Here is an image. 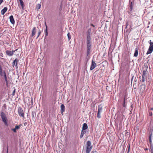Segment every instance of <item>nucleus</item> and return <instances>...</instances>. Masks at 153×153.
<instances>
[{"mask_svg": "<svg viewBox=\"0 0 153 153\" xmlns=\"http://www.w3.org/2000/svg\"><path fill=\"white\" fill-rule=\"evenodd\" d=\"M148 68V67L146 65H144V67H143L142 69L143 70V74H142V79L140 80V82H144L145 81L144 77L146 73V72Z\"/></svg>", "mask_w": 153, "mask_h": 153, "instance_id": "1", "label": "nucleus"}, {"mask_svg": "<svg viewBox=\"0 0 153 153\" xmlns=\"http://www.w3.org/2000/svg\"><path fill=\"white\" fill-rule=\"evenodd\" d=\"M103 105L102 104H100L99 105L98 107V111L97 114V117L98 119H100L101 117V114L102 112L103 111Z\"/></svg>", "mask_w": 153, "mask_h": 153, "instance_id": "2", "label": "nucleus"}, {"mask_svg": "<svg viewBox=\"0 0 153 153\" xmlns=\"http://www.w3.org/2000/svg\"><path fill=\"white\" fill-rule=\"evenodd\" d=\"M92 146L91 143L89 141H88L86 144V153H89L92 149Z\"/></svg>", "mask_w": 153, "mask_h": 153, "instance_id": "3", "label": "nucleus"}, {"mask_svg": "<svg viewBox=\"0 0 153 153\" xmlns=\"http://www.w3.org/2000/svg\"><path fill=\"white\" fill-rule=\"evenodd\" d=\"M0 116L3 122L5 125H7V120L5 114L3 111H1L0 113Z\"/></svg>", "mask_w": 153, "mask_h": 153, "instance_id": "4", "label": "nucleus"}, {"mask_svg": "<svg viewBox=\"0 0 153 153\" xmlns=\"http://www.w3.org/2000/svg\"><path fill=\"white\" fill-rule=\"evenodd\" d=\"M0 75L1 76H4L6 82L7 83V78L5 71H3L2 67L0 68Z\"/></svg>", "mask_w": 153, "mask_h": 153, "instance_id": "5", "label": "nucleus"}, {"mask_svg": "<svg viewBox=\"0 0 153 153\" xmlns=\"http://www.w3.org/2000/svg\"><path fill=\"white\" fill-rule=\"evenodd\" d=\"M18 113L19 115L23 117L25 116V113L23 110L21 108L19 107L18 109Z\"/></svg>", "mask_w": 153, "mask_h": 153, "instance_id": "6", "label": "nucleus"}, {"mask_svg": "<svg viewBox=\"0 0 153 153\" xmlns=\"http://www.w3.org/2000/svg\"><path fill=\"white\" fill-rule=\"evenodd\" d=\"M146 88V85L145 84H142L140 85L139 89L142 93L144 92Z\"/></svg>", "mask_w": 153, "mask_h": 153, "instance_id": "7", "label": "nucleus"}, {"mask_svg": "<svg viewBox=\"0 0 153 153\" xmlns=\"http://www.w3.org/2000/svg\"><path fill=\"white\" fill-rule=\"evenodd\" d=\"M18 62L19 60H18V59H15L12 63L13 66L14 67V66L15 65L16 68H18Z\"/></svg>", "mask_w": 153, "mask_h": 153, "instance_id": "8", "label": "nucleus"}, {"mask_svg": "<svg viewBox=\"0 0 153 153\" xmlns=\"http://www.w3.org/2000/svg\"><path fill=\"white\" fill-rule=\"evenodd\" d=\"M15 52V51H12L7 50L6 51V53L7 55L11 56H12L14 53Z\"/></svg>", "mask_w": 153, "mask_h": 153, "instance_id": "9", "label": "nucleus"}, {"mask_svg": "<svg viewBox=\"0 0 153 153\" xmlns=\"http://www.w3.org/2000/svg\"><path fill=\"white\" fill-rule=\"evenodd\" d=\"M138 55V48L137 47L135 49L134 53V57H137Z\"/></svg>", "mask_w": 153, "mask_h": 153, "instance_id": "10", "label": "nucleus"}, {"mask_svg": "<svg viewBox=\"0 0 153 153\" xmlns=\"http://www.w3.org/2000/svg\"><path fill=\"white\" fill-rule=\"evenodd\" d=\"M61 113L62 114V115H63V113L65 111V108L64 105V104H62L61 105Z\"/></svg>", "mask_w": 153, "mask_h": 153, "instance_id": "11", "label": "nucleus"}, {"mask_svg": "<svg viewBox=\"0 0 153 153\" xmlns=\"http://www.w3.org/2000/svg\"><path fill=\"white\" fill-rule=\"evenodd\" d=\"M95 61L93 60V59L92 61V64L90 68V69L91 70H92L95 68Z\"/></svg>", "mask_w": 153, "mask_h": 153, "instance_id": "12", "label": "nucleus"}, {"mask_svg": "<svg viewBox=\"0 0 153 153\" xmlns=\"http://www.w3.org/2000/svg\"><path fill=\"white\" fill-rule=\"evenodd\" d=\"M153 137L152 136V131L149 132V140L150 143H152V138Z\"/></svg>", "mask_w": 153, "mask_h": 153, "instance_id": "13", "label": "nucleus"}, {"mask_svg": "<svg viewBox=\"0 0 153 153\" xmlns=\"http://www.w3.org/2000/svg\"><path fill=\"white\" fill-rule=\"evenodd\" d=\"M45 26L46 27V29H45V37L46 38L48 36V27H47V26L46 25V22H45Z\"/></svg>", "mask_w": 153, "mask_h": 153, "instance_id": "14", "label": "nucleus"}, {"mask_svg": "<svg viewBox=\"0 0 153 153\" xmlns=\"http://www.w3.org/2000/svg\"><path fill=\"white\" fill-rule=\"evenodd\" d=\"M104 62H102L99 64V66H100L101 68L100 70H102L105 68V66L104 65Z\"/></svg>", "mask_w": 153, "mask_h": 153, "instance_id": "15", "label": "nucleus"}, {"mask_svg": "<svg viewBox=\"0 0 153 153\" xmlns=\"http://www.w3.org/2000/svg\"><path fill=\"white\" fill-rule=\"evenodd\" d=\"M10 20L11 23L12 24H14L15 23V20H14L13 16L11 15L10 17Z\"/></svg>", "mask_w": 153, "mask_h": 153, "instance_id": "16", "label": "nucleus"}, {"mask_svg": "<svg viewBox=\"0 0 153 153\" xmlns=\"http://www.w3.org/2000/svg\"><path fill=\"white\" fill-rule=\"evenodd\" d=\"M87 46L88 48V53H89L90 51L91 44V42H87Z\"/></svg>", "mask_w": 153, "mask_h": 153, "instance_id": "17", "label": "nucleus"}, {"mask_svg": "<svg viewBox=\"0 0 153 153\" xmlns=\"http://www.w3.org/2000/svg\"><path fill=\"white\" fill-rule=\"evenodd\" d=\"M153 51V49L149 47L148 51L146 52V54L148 55L151 53Z\"/></svg>", "mask_w": 153, "mask_h": 153, "instance_id": "18", "label": "nucleus"}, {"mask_svg": "<svg viewBox=\"0 0 153 153\" xmlns=\"http://www.w3.org/2000/svg\"><path fill=\"white\" fill-rule=\"evenodd\" d=\"M36 32V27H33L32 30V34H31V36L33 37V36L35 34Z\"/></svg>", "mask_w": 153, "mask_h": 153, "instance_id": "19", "label": "nucleus"}, {"mask_svg": "<svg viewBox=\"0 0 153 153\" xmlns=\"http://www.w3.org/2000/svg\"><path fill=\"white\" fill-rule=\"evenodd\" d=\"M7 8L6 7H4L2 10H1V14L2 15H3L7 11Z\"/></svg>", "mask_w": 153, "mask_h": 153, "instance_id": "20", "label": "nucleus"}, {"mask_svg": "<svg viewBox=\"0 0 153 153\" xmlns=\"http://www.w3.org/2000/svg\"><path fill=\"white\" fill-rule=\"evenodd\" d=\"M88 128L87 124L86 123H84L83 124L82 130L85 131V130L87 129Z\"/></svg>", "mask_w": 153, "mask_h": 153, "instance_id": "21", "label": "nucleus"}, {"mask_svg": "<svg viewBox=\"0 0 153 153\" xmlns=\"http://www.w3.org/2000/svg\"><path fill=\"white\" fill-rule=\"evenodd\" d=\"M97 62V61H96V63ZM100 62H98L97 63H96V69H98L96 70V73H97L99 71V70L100 69H101L100 66H99V64Z\"/></svg>", "mask_w": 153, "mask_h": 153, "instance_id": "22", "label": "nucleus"}, {"mask_svg": "<svg viewBox=\"0 0 153 153\" xmlns=\"http://www.w3.org/2000/svg\"><path fill=\"white\" fill-rule=\"evenodd\" d=\"M129 2H130V12H131L133 9V1H131L130 0H129Z\"/></svg>", "mask_w": 153, "mask_h": 153, "instance_id": "23", "label": "nucleus"}, {"mask_svg": "<svg viewBox=\"0 0 153 153\" xmlns=\"http://www.w3.org/2000/svg\"><path fill=\"white\" fill-rule=\"evenodd\" d=\"M91 38L90 36V34H88L87 36V42H90Z\"/></svg>", "mask_w": 153, "mask_h": 153, "instance_id": "24", "label": "nucleus"}, {"mask_svg": "<svg viewBox=\"0 0 153 153\" xmlns=\"http://www.w3.org/2000/svg\"><path fill=\"white\" fill-rule=\"evenodd\" d=\"M85 133V131L82 130L80 138H82Z\"/></svg>", "mask_w": 153, "mask_h": 153, "instance_id": "25", "label": "nucleus"}, {"mask_svg": "<svg viewBox=\"0 0 153 153\" xmlns=\"http://www.w3.org/2000/svg\"><path fill=\"white\" fill-rule=\"evenodd\" d=\"M148 43L150 45L149 47L153 49V42H152L151 40H150L149 42Z\"/></svg>", "mask_w": 153, "mask_h": 153, "instance_id": "26", "label": "nucleus"}, {"mask_svg": "<svg viewBox=\"0 0 153 153\" xmlns=\"http://www.w3.org/2000/svg\"><path fill=\"white\" fill-rule=\"evenodd\" d=\"M20 1V4L22 7V9L23 10L24 8V5L23 2V1L22 0H20V1Z\"/></svg>", "mask_w": 153, "mask_h": 153, "instance_id": "27", "label": "nucleus"}, {"mask_svg": "<svg viewBox=\"0 0 153 153\" xmlns=\"http://www.w3.org/2000/svg\"><path fill=\"white\" fill-rule=\"evenodd\" d=\"M41 7V5L40 4H38L36 5V9H37V10H39L40 9Z\"/></svg>", "mask_w": 153, "mask_h": 153, "instance_id": "28", "label": "nucleus"}, {"mask_svg": "<svg viewBox=\"0 0 153 153\" xmlns=\"http://www.w3.org/2000/svg\"><path fill=\"white\" fill-rule=\"evenodd\" d=\"M127 147L128 148V149L127 151V153H129L130 152V144L128 143V145Z\"/></svg>", "mask_w": 153, "mask_h": 153, "instance_id": "29", "label": "nucleus"}, {"mask_svg": "<svg viewBox=\"0 0 153 153\" xmlns=\"http://www.w3.org/2000/svg\"><path fill=\"white\" fill-rule=\"evenodd\" d=\"M150 144V149H151V153H153V145L152 143Z\"/></svg>", "mask_w": 153, "mask_h": 153, "instance_id": "30", "label": "nucleus"}, {"mask_svg": "<svg viewBox=\"0 0 153 153\" xmlns=\"http://www.w3.org/2000/svg\"><path fill=\"white\" fill-rule=\"evenodd\" d=\"M67 36L69 40L71 39V35L69 33H68L67 34Z\"/></svg>", "mask_w": 153, "mask_h": 153, "instance_id": "31", "label": "nucleus"}, {"mask_svg": "<svg viewBox=\"0 0 153 153\" xmlns=\"http://www.w3.org/2000/svg\"><path fill=\"white\" fill-rule=\"evenodd\" d=\"M122 105H123V107H124V108H125L126 107V102H123V103Z\"/></svg>", "mask_w": 153, "mask_h": 153, "instance_id": "32", "label": "nucleus"}, {"mask_svg": "<svg viewBox=\"0 0 153 153\" xmlns=\"http://www.w3.org/2000/svg\"><path fill=\"white\" fill-rule=\"evenodd\" d=\"M41 33V31L40 30H39V31L38 32V36H37V38H38V37L40 36Z\"/></svg>", "mask_w": 153, "mask_h": 153, "instance_id": "33", "label": "nucleus"}, {"mask_svg": "<svg viewBox=\"0 0 153 153\" xmlns=\"http://www.w3.org/2000/svg\"><path fill=\"white\" fill-rule=\"evenodd\" d=\"M20 125H19V126H15V128L16 129H19L20 128Z\"/></svg>", "mask_w": 153, "mask_h": 153, "instance_id": "34", "label": "nucleus"}, {"mask_svg": "<svg viewBox=\"0 0 153 153\" xmlns=\"http://www.w3.org/2000/svg\"><path fill=\"white\" fill-rule=\"evenodd\" d=\"M28 100H30L31 101V104L32 105H33V99L32 98L31 99H30V98H28Z\"/></svg>", "mask_w": 153, "mask_h": 153, "instance_id": "35", "label": "nucleus"}, {"mask_svg": "<svg viewBox=\"0 0 153 153\" xmlns=\"http://www.w3.org/2000/svg\"><path fill=\"white\" fill-rule=\"evenodd\" d=\"M131 75L132 76V78L131 79V83H132V81H133V78H134V76L133 75V74H132Z\"/></svg>", "mask_w": 153, "mask_h": 153, "instance_id": "36", "label": "nucleus"}, {"mask_svg": "<svg viewBox=\"0 0 153 153\" xmlns=\"http://www.w3.org/2000/svg\"><path fill=\"white\" fill-rule=\"evenodd\" d=\"M12 130L14 132H16V128H13L12 129Z\"/></svg>", "mask_w": 153, "mask_h": 153, "instance_id": "37", "label": "nucleus"}, {"mask_svg": "<svg viewBox=\"0 0 153 153\" xmlns=\"http://www.w3.org/2000/svg\"><path fill=\"white\" fill-rule=\"evenodd\" d=\"M15 89H14V90L13 91V93H12V95L13 96H14L15 95Z\"/></svg>", "mask_w": 153, "mask_h": 153, "instance_id": "38", "label": "nucleus"}, {"mask_svg": "<svg viewBox=\"0 0 153 153\" xmlns=\"http://www.w3.org/2000/svg\"><path fill=\"white\" fill-rule=\"evenodd\" d=\"M128 22H127H127H126V27H125V28H127V26H128Z\"/></svg>", "mask_w": 153, "mask_h": 153, "instance_id": "39", "label": "nucleus"}, {"mask_svg": "<svg viewBox=\"0 0 153 153\" xmlns=\"http://www.w3.org/2000/svg\"><path fill=\"white\" fill-rule=\"evenodd\" d=\"M126 96L125 95L124 97V98H123V102H126Z\"/></svg>", "mask_w": 153, "mask_h": 153, "instance_id": "40", "label": "nucleus"}, {"mask_svg": "<svg viewBox=\"0 0 153 153\" xmlns=\"http://www.w3.org/2000/svg\"><path fill=\"white\" fill-rule=\"evenodd\" d=\"M149 115L150 116H151L152 115V112L151 111L149 112Z\"/></svg>", "mask_w": 153, "mask_h": 153, "instance_id": "41", "label": "nucleus"}, {"mask_svg": "<svg viewBox=\"0 0 153 153\" xmlns=\"http://www.w3.org/2000/svg\"><path fill=\"white\" fill-rule=\"evenodd\" d=\"M92 79H93L92 82H93V83H95V79H94V80L93 76V77H92Z\"/></svg>", "mask_w": 153, "mask_h": 153, "instance_id": "42", "label": "nucleus"}, {"mask_svg": "<svg viewBox=\"0 0 153 153\" xmlns=\"http://www.w3.org/2000/svg\"><path fill=\"white\" fill-rule=\"evenodd\" d=\"M3 0H0V5H1V3L3 2Z\"/></svg>", "mask_w": 153, "mask_h": 153, "instance_id": "43", "label": "nucleus"}, {"mask_svg": "<svg viewBox=\"0 0 153 153\" xmlns=\"http://www.w3.org/2000/svg\"><path fill=\"white\" fill-rule=\"evenodd\" d=\"M102 126H103V125L102 124H100L99 125V126L100 127H102Z\"/></svg>", "mask_w": 153, "mask_h": 153, "instance_id": "44", "label": "nucleus"}, {"mask_svg": "<svg viewBox=\"0 0 153 153\" xmlns=\"http://www.w3.org/2000/svg\"><path fill=\"white\" fill-rule=\"evenodd\" d=\"M7 153H8V147H7Z\"/></svg>", "mask_w": 153, "mask_h": 153, "instance_id": "45", "label": "nucleus"}, {"mask_svg": "<svg viewBox=\"0 0 153 153\" xmlns=\"http://www.w3.org/2000/svg\"><path fill=\"white\" fill-rule=\"evenodd\" d=\"M97 76H98V75H97ZM98 76H99L100 77H101L102 76V75L101 76V75H100V74H99L98 75Z\"/></svg>", "mask_w": 153, "mask_h": 153, "instance_id": "46", "label": "nucleus"}, {"mask_svg": "<svg viewBox=\"0 0 153 153\" xmlns=\"http://www.w3.org/2000/svg\"><path fill=\"white\" fill-rule=\"evenodd\" d=\"M98 39H99V40L100 41V40H102V39L100 38H99V37H98Z\"/></svg>", "mask_w": 153, "mask_h": 153, "instance_id": "47", "label": "nucleus"}, {"mask_svg": "<svg viewBox=\"0 0 153 153\" xmlns=\"http://www.w3.org/2000/svg\"><path fill=\"white\" fill-rule=\"evenodd\" d=\"M96 42H97V43H98V39H97V38L96 37Z\"/></svg>", "mask_w": 153, "mask_h": 153, "instance_id": "48", "label": "nucleus"}, {"mask_svg": "<svg viewBox=\"0 0 153 153\" xmlns=\"http://www.w3.org/2000/svg\"><path fill=\"white\" fill-rule=\"evenodd\" d=\"M148 150V148H145V150Z\"/></svg>", "mask_w": 153, "mask_h": 153, "instance_id": "49", "label": "nucleus"}, {"mask_svg": "<svg viewBox=\"0 0 153 153\" xmlns=\"http://www.w3.org/2000/svg\"><path fill=\"white\" fill-rule=\"evenodd\" d=\"M96 152V151H93L91 153H94V152Z\"/></svg>", "mask_w": 153, "mask_h": 153, "instance_id": "50", "label": "nucleus"}, {"mask_svg": "<svg viewBox=\"0 0 153 153\" xmlns=\"http://www.w3.org/2000/svg\"><path fill=\"white\" fill-rule=\"evenodd\" d=\"M112 47V48H113L112 47V46L111 45L110 46V48H111Z\"/></svg>", "mask_w": 153, "mask_h": 153, "instance_id": "51", "label": "nucleus"}, {"mask_svg": "<svg viewBox=\"0 0 153 153\" xmlns=\"http://www.w3.org/2000/svg\"><path fill=\"white\" fill-rule=\"evenodd\" d=\"M1 65H0V68H1Z\"/></svg>", "mask_w": 153, "mask_h": 153, "instance_id": "52", "label": "nucleus"}, {"mask_svg": "<svg viewBox=\"0 0 153 153\" xmlns=\"http://www.w3.org/2000/svg\"><path fill=\"white\" fill-rule=\"evenodd\" d=\"M114 47H113V49H114Z\"/></svg>", "mask_w": 153, "mask_h": 153, "instance_id": "53", "label": "nucleus"}, {"mask_svg": "<svg viewBox=\"0 0 153 153\" xmlns=\"http://www.w3.org/2000/svg\"><path fill=\"white\" fill-rule=\"evenodd\" d=\"M132 105H131V107H132Z\"/></svg>", "mask_w": 153, "mask_h": 153, "instance_id": "54", "label": "nucleus"}, {"mask_svg": "<svg viewBox=\"0 0 153 153\" xmlns=\"http://www.w3.org/2000/svg\"><path fill=\"white\" fill-rule=\"evenodd\" d=\"M152 131H153V129H152Z\"/></svg>", "mask_w": 153, "mask_h": 153, "instance_id": "55", "label": "nucleus"}, {"mask_svg": "<svg viewBox=\"0 0 153 153\" xmlns=\"http://www.w3.org/2000/svg\"><path fill=\"white\" fill-rule=\"evenodd\" d=\"M96 111L97 110V109H96Z\"/></svg>", "mask_w": 153, "mask_h": 153, "instance_id": "56", "label": "nucleus"}]
</instances>
